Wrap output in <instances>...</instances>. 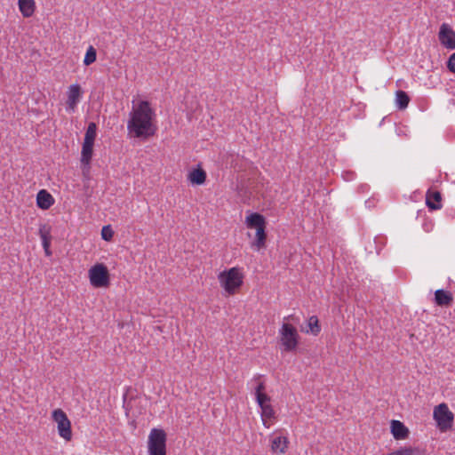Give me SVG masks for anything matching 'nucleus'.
I'll list each match as a JSON object with an SVG mask.
<instances>
[{
  "mask_svg": "<svg viewBox=\"0 0 455 455\" xmlns=\"http://www.w3.org/2000/svg\"><path fill=\"white\" fill-rule=\"evenodd\" d=\"M156 112L148 100H140L133 106L129 113L127 130L133 138L146 140L154 136L157 131L155 123Z\"/></svg>",
  "mask_w": 455,
  "mask_h": 455,
  "instance_id": "1",
  "label": "nucleus"
},
{
  "mask_svg": "<svg viewBox=\"0 0 455 455\" xmlns=\"http://www.w3.org/2000/svg\"><path fill=\"white\" fill-rule=\"evenodd\" d=\"M300 337L296 327L283 323L279 330V343L282 352H295L299 347Z\"/></svg>",
  "mask_w": 455,
  "mask_h": 455,
  "instance_id": "2",
  "label": "nucleus"
},
{
  "mask_svg": "<svg viewBox=\"0 0 455 455\" xmlns=\"http://www.w3.org/2000/svg\"><path fill=\"white\" fill-rule=\"evenodd\" d=\"M218 278L221 287L230 295L235 294L243 283V275L238 267H231L220 272Z\"/></svg>",
  "mask_w": 455,
  "mask_h": 455,
  "instance_id": "3",
  "label": "nucleus"
},
{
  "mask_svg": "<svg viewBox=\"0 0 455 455\" xmlns=\"http://www.w3.org/2000/svg\"><path fill=\"white\" fill-rule=\"evenodd\" d=\"M91 284L95 288L108 287L110 284V275L108 267L103 263H96L89 269Z\"/></svg>",
  "mask_w": 455,
  "mask_h": 455,
  "instance_id": "4",
  "label": "nucleus"
},
{
  "mask_svg": "<svg viewBox=\"0 0 455 455\" xmlns=\"http://www.w3.org/2000/svg\"><path fill=\"white\" fill-rule=\"evenodd\" d=\"M149 455H166V434L163 429L153 428L148 436Z\"/></svg>",
  "mask_w": 455,
  "mask_h": 455,
  "instance_id": "5",
  "label": "nucleus"
},
{
  "mask_svg": "<svg viewBox=\"0 0 455 455\" xmlns=\"http://www.w3.org/2000/svg\"><path fill=\"white\" fill-rule=\"evenodd\" d=\"M433 417L440 431L446 432L451 428L454 415L449 410L446 403H443L435 406L434 409Z\"/></svg>",
  "mask_w": 455,
  "mask_h": 455,
  "instance_id": "6",
  "label": "nucleus"
},
{
  "mask_svg": "<svg viewBox=\"0 0 455 455\" xmlns=\"http://www.w3.org/2000/svg\"><path fill=\"white\" fill-rule=\"evenodd\" d=\"M52 416L53 420L58 424L59 435L67 441L71 440V422L67 414L61 409H55Z\"/></svg>",
  "mask_w": 455,
  "mask_h": 455,
  "instance_id": "7",
  "label": "nucleus"
},
{
  "mask_svg": "<svg viewBox=\"0 0 455 455\" xmlns=\"http://www.w3.org/2000/svg\"><path fill=\"white\" fill-rule=\"evenodd\" d=\"M438 39L447 49H455V31L447 23H443L438 32Z\"/></svg>",
  "mask_w": 455,
  "mask_h": 455,
  "instance_id": "8",
  "label": "nucleus"
},
{
  "mask_svg": "<svg viewBox=\"0 0 455 455\" xmlns=\"http://www.w3.org/2000/svg\"><path fill=\"white\" fill-rule=\"evenodd\" d=\"M82 97V88L78 84L68 87L67 106L68 109L75 111Z\"/></svg>",
  "mask_w": 455,
  "mask_h": 455,
  "instance_id": "9",
  "label": "nucleus"
},
{
  "mask_svg": "<svg viewBox=\"0 0 455 455\" xmlns=\"http://www.w3.org/2000/svg\"><path fill=\"white\" fill-rule=\"evenodd\" d=\"M390 429L395 440H404L408 438L410 434L408 427L403 422L395 419L391 421Z\"/></svg>",
  "mask_w": 455,
  "mask_h": 455,
  "instance_id": "10",
  "label": "nucleus"
},
{
  "mask_svg": "<svg viewBox=\"0 0 455 455\" xmlns=\"http://www.w3.org/2000/svg\"><path fill=\"white\" fill-rule=\"evenodd\" d=\"M245 224L248 228H255L258 230L259 228H266L267 222L262 214L252 212L246 217Z\"/></svg>",
  "mask_w": 455,
  "mask_h": 455,
  "instance_id": "11",
  "label": "nucleus"
},
{
  "mask_svg": "<svg viewBox=\"0 0 455 455\" xmlns=\"http://www.w3.org/2000/svg\"><path fill=\"white\" fill-rule=\"evenodd\" d=\"M54 204L53 196L46 190L41 189L36 195V205L42 210H48Z\"/></svg>",
  "mask_w": 455,
  "mask_h": 455,
  "instance_id": "12",
  "label": "nucleus"
},
{
  "mask_svg": "<svg viewBox=\"0 0 455 455\" xmlns=\"http://www.w3.org/2000/svg\"><path fill=\"white\" fill-rule=\"evenodd\" d=\"M453 301L452 294L443 289L435 292V303L439 307H450Z\"/></svg>",
  "mask_w": 455,
  "mask_h": 455,
  "instance_id": "13",
  "label": "nucleus"
},
{
  "mask_svg": "<svg viewBox=\"0 0 455 455\" xmlns=\"http://www.w3.org/2000/svg\"><path fill=\"white\" fill-rule=\"evenodd\" d=\"M441 200H442V196H441L440 192L431 191V190H428L427 192L426 204L430 210L435 211V210L441 209L442 208Z\"/></svg>",
  "mask_w": 455,
  "mask_h": 455,
  "instance_id": "14",
  "label": "nucleus"
},
{
  "mask_svg": "<svg viewBox=\"0 0 455 455\" xmlns=\"http://www.w3.org/2000/svg\"><path fill=\"white\" fill-rule=\"evenodd\" d=\"M206 177V172L198 165L197 168L189 172L188 180L192 185H202L205 182Z\"/></svg>",
  "mask_w": 455,
  "mask_h": 455,
  "instance_id": "15",
  "label": "nucleus"
},
{
  "mask_svg": "<svg viewBox=\"0 0 455 455\" xmlns=\"http://www.w3.org/2000/svg\"><path fill=\"white\" fill-rule=\"evenodd\" d=\"M265 389L264 382H259L255 387V399L259 408L270 404V396L265 393Z\"/></svg>",
  "mask_w": 455,
  "mask_h": 455,
  "instance_id": "16",
  "label": "nucleus"
},
{
  "mask_svg": "<svg viewBox=\"0 0 455 455\" xmlns=\"http://www.w3.org/2000/svg\"><path fill=\"white\" fill-rule=\"evenodd\" d=\"M19 8L25 18H29L34 14L36 4L34 0H19Z\"/></svg>",
  "mask_w": 455,
  "mask_h": 455,
  "instance_id": "17",
  "label": "nucleus"
},
{
  "mask_svg": "<svg viewBox=\"0 0 455 455\" xmlns=\"http://www.w3.org/2000/svg\"><path fill=\"white\" fill-rule=\"evenodd\" d=\"M93 146L92 143L83 142L82 151H81V163L84 165L91 164V161L93 155Z\"/></svg>",
  "mask_w": 455,
  "mask_h": 455,
  "instance_id": "18",
  "label": "nucleus"
},
{
  "mask_svg": "<svg viewBox=\"0 0 455 455\" xmlns=\"http://www.w3.org/2000/svg\"><path fill=\"white\" fill-rule=\"evenodd\" d=\"M288 440L284 436H276L272 440L271 450L275 453H284L287 449Z\"/></svg>",
  "mask_w": 455,
  "mask_h": 455,
  "instance_id": "19",
  "label": "nucleus"
},
{
  "mask_svg": "<svg viewBox=\"0 0 455 455\" xmlns=\"http://www.w3.org/2000/svg\"><path fill=\"white\" fill-rule=\"evenodd\" d=\"M267 241L266 228H259L256 230L255 239L251 243V247L260 250L265 247Z\"/></svg>",
  "mask_w": 455,
  "mask_h": 455,
  "instance_id": "20",
  "label": "nucleus"
},
{
  "mask_svg": "<svg viewBox=\"0 0 455 455\" xmlns=\"http://www.w3.org/2000/svg\"><path fill=\"white\" fill-rule=\"evenodd\" d=\"M39 235L42 240V245L44 249L51 247V228L47 225H41L39 228Z\"/></svg>",
  "mask_w": 455,
  "mask_h": 455,
  "instance_id": "21",
  "label": "nucleus"
},
{
  "mask_svg": "<svg viewBox=\"0 0 455 455\" xmlns=\"http://www.w3.org/2000/svg\"><path fill=\"white\" fill-rule=\"evenodd\" d=\"M395 102L398 109H405L410 102V97L404 91L399 90L395 94Z\"/></svg>",
  "mask_w": 455,
  "mask_h": 455,
  "instance_id": "22",
  "label": "nucleus"
},
{
  "mask_svg": "<svg viewBox=\"0 0 455 455\" xmlns=\"http://www.w3.org/2000/svg\"><path fill=\"white\" fill-rule=\"evenodd\" d=\"M391 453L393 455H424L422 450L412 446H403Z\"/></svg>",
  "mask_w": 455,
  "mask_h": 455,
  "instance_id": "23",
  "label": "nucleus"
},
{
  "mask_svg": "<svg viewBox=\"0 0 455 455\" xmlns=\"http://www.w3.org/2000/svg\"><path fill=\"white\" fill-rule=\"evenodd\" d=\"M97 136V124L93 122L89 123L85 131L84 142L94 144Z\"/></svg>",
  "mask_w": 455,
  "mask_h": 455,
  "instance_id": "24",
  "label": "nucleus"
},
{
  "mask_svg": "<svg viewBox=\"0 0 455 455\" xmlns=\"http://www.w3.org/2000/svg\"><path fill=\"white\" fill-rule=\"evenodd\" d=\"M307 327H308V330L306 331L307 332H310L315 336H316L320 333L321 326H320L319 320L316 315H312L309 317V319L307 321Z\"/></svg>",
  "mask_w": 455,
  "mask_h": 455,
  "instance_id": "25",
  "label": "nucleus"
},
{
  "mask_svg": "<svg viewBox=\"0 0 455 455\" xmlns=\"http://www.w3.org/2000/svg\"><path fill=\"white\" fill-rule=\"evenodd\" d=\"M260 409L263 425L268 428L270 425L267 422V419L275 418V411L271 404L264 405L263 407H260Z\"/></svg>",
  "mask_w": 455,
  "mask_h": 455,
  "instance_id": "26",
  "label": "nucleus"
},
{
  "mask_svg": "<svg viewBox=\"0 0 455 455\" xmlns=\"http://www.w3.org/2000/svg\"><path fill=\"white\" fill-rule=\"evenodd\" d=\"M96 58H97V52L93 46L90 45L86 51V53H85L84 59V64L85 66H90L91 64H92L93 62L96 61Z\"/></svg>",
  "mask_w": 455,
  "mask_h": 455,
  "instance_id": "27",
  "label": "nucleus"
},
{
  "mask_svg": "<svg viewBox=\"0 0 455 455\" xmlns=\"http://www.w3.org/2000/svg\"><path fill=\"white\" fill-rule=\"evenodd\" d=\"M101 237L103 240L109 242L114 237V231L110 225L104 226L101 229Z\"/></svg>",
  "mask_w": 455,
  "mask_h": 455,
  "instance_id": "28",
  "label": "nucleus"
},
{
  "mask_svg": "<svg viewBox=\"0 0 455 455\" xmlns=\"http://www.w3.org/2000/svg\"><path fill=\"white\" fill-rule=\"evenodd\" d=\"M446 67L449 71L455 73V52L449 57L446 62Z\"/></svg>",
  "mask_w": 455,
  "mask_h": 455,
  "instance_id": "29",
  "label": "nucleus"
},
{
  "mask_svg": "<svg viewBox=\"0 0 455 455\" xmlns=\"http://www.w3.org/2000/svg\"><path fill=\"white\" fill-rule=\"evenodd\" d=\"M83 165V172L85 173V172H88L89 169H90V164L89 165H84V164H82Z\"/></svg>",
  "mask_w": 455,
  "mask_h": 455,
  "instance_id": "30",
  "label": "nucleus"
},
{
  "mask_svg": "<svg viewBox=\"0 0 455 455\" xmlns=\"http://www.w3.org/2000/svg\"><path fill=\"white\" fill-rule=\"evenodd\" d=\"M44 252L47 256H50L52 254V251L50 250V248H47V249H44Z\"/></svg>",
  "mask_w": 455,
  "mask_h": 455,
  "instance_id": "31",
  "label": "nucleus"
},
{
  "mask_svg": "<svg viewBox=\"0 0 455 455\" xmlns=\"http://www.w3.org/2000/svg\"><path fill=\"white\" fill-rule=\"evenodd\" d=\"M387 455H393V454L390 452V453H388V454H387Z\"/></svg>",
  "mask_w": 455,
  "mask_h": 455,
  "instance_id": "32",
  "label": "nucleus"
}]
</instances>
